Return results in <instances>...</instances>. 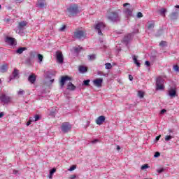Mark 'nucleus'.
<instances>
[{
    "mask_svg": "<svg viewBox=\"0 0 179 179\" xmlns=\"http://www.w3.org/2000/svg\"><path fill=\"white\" fill-rule=\"evenodd\" d=\"M86 31L83 30L77 29L73 33V38L82 40V38H86Z\"/></svg>",
    "mask_w": 179,
    "mask_h": 179,
    "instance_id": "nucleus-1",
    "label": "nucleus"
},
{
    "mask_svg": "<svg viewBox=\"0 0 179 179\" xmlns=\"http://www.w3.org/2000/svg\"><path fill=\"white\" fill-rule=\"evenodd\" d=\"M61 130L63 134H68L72 131V124L68 122H64L62 124Z\"/></svg>",
    "mask_w": 179,
    "mask_h": 179,
    "instance_id": "nucleus-2",
    "label": "nucleus"
},
{
    "mask_svg": "<svg viewBox=\"0 0 179 179\" xmlns=\"http://www.w3.org/2000/svg\"><path fill=\"white\" fill-rule=\"evenodd\" d=\"M94 29L98 32L99 36H103V32L101 30H104L106 29V24L103 22H100L94 25Z\"/></svg>",
    "mask_w": 179,
    "mask_h": 179,
    "instance_id": "nucleus-3",
    "label": "nucleus"
},
{
    "mask_svg": "<svg viewBox=\"0 0 179 179\" xmlns=\"http://www.w3.org/2000/svg\"><path fill=\"white\" fill-rule=\"evenodd\" d=\"M107 19L110 22H117L119 19L118 13L117 11H112L108 13Z\"/></svg>",
    "mask_w": 179,
    "mask_h": 179,
    "instance_id": "nucleus-4",
    "label": "nucleus"
},
{
    "mask_svg": "<svg viewBox=\"0 0 179 179\" xmlns=\"http://www.w3.org/2000/svg\"><path fill=\"white\" fill-rule=\"evenodd\" d=\"M68 10L70 13L69 16H75V15L78 14V13L79 12L78 5L76 4H74L73 6L69 8Z\"/></svg>",
    "mask_w": 179,
    "mask_h": 179,
    "instance_id": "nucleus-5",
    "label": "nucleus"
},
{
    "mask_svg": "<svg viewBox=\"0 0 179 179\" xmlns=\"http://www.w3.org/2000/svg\"><path fill=\"white\" fill-rule=\"evenodd\" d=\"M0 100L2 103L8 104V103H10L12 98L5 94H2L0 96Z\"/></svg>",
    "mask_w": 179,
    "mask_h": 179,
    "instance_id": "nucleus-6",
    "label": "nucleus"
},
{
    "mask_svg": "<svg viewBox=\"0 0 179 179\" xmlns=\"http://www.w3.org/2000/svg\"><path fill=\"white\" fill-rule=\"evenodd\" d=\"M56 59L59 64H64V55H62V52H56Z\"/></svg>",
    "mask_w": 179,
    "mask_h": 179,
    "instance_id": "nucleus-7",
    "label": "nucleus"
},
{
    "mask_svg": "<svg viewBox=\"0 0 179 179\" xmlns=\"http://www.w3.org/2000/svg\"><path fill=\"white\" fill-rule=\"evenodd\" d=\"M68 80H72V78L68 76H62L59 82L61 87H64V86H65V82Z\"/></svg>",
    "mask_w": 179,
    "mask_h": 179,
    "instance_id": "nucleus-8",
    "label": "nucleus"
},
{
    "mask_svg": "<svg viewBox=\"0 0 179 179\" xmlns=\"http://www.w3.org/2000/svg\"><path fill=\"white\" fill-rule=\"evenodd\" d=\"M93 85L96 87H101L103 86V78H96L94 80Z\"/></svg>",
    "mask_w": 179,
    "mask_h": 179,
    "instance_id": "nucleus-9",
    "label": "nucleus"
},
{
    "mask_svg": "<svg viewBox=\"0 0 179 179\" xmlns=\"http://www.w3.org/2000/svg\"><path fill=\"white\" fill-rule=\"evenodd\" d=\"M104 121H106V117L101 115L96 118V124H97V125H102Z\"/></svg>",
    "mask_w": 179,
    "mask_h": 179,
    "instance_id": "nucleus-10",
    "label": "nucleus"
},
{
    "mask_svg": "<svg viewBox=\"0 0 179 179\" xmlns=\"http://www.w3.org/2000/svg\"><path fill=\"white\" fill-rule=\"evenodd\" d=\"M169 95L170 97H175L177 96V90L176 89H171L169 90Z\"/></svg>",
    "mask_w": 179,
    "mask_h": 179,
    "instance_id": "nucleus-11",
    "label": "nucleus"
},
{
    "mask_svg": "<svg viewBox=\"0 0 179 179\" xmlns=\"http://www.w3.org/2000/svg\"><path fill=\"white\" fill-rule=\"evenodd\" d=\"M6 43H8L10 45H13L15 44V38L7 37L6 38Z\"/></svg>",
    "mask_w": 179,
    "mask_h": 179,
    "instance_id": "nucleus-12",
    "label": "nucleus"
},
{
    "mask_svg": "<svg viewBox=\"0 0 179 179\" xmlns=\"http://www.w3.org/2000/svg\"><path fill=\"white\" fill-rule=\"evenodd\" d=\"M27 26V22L24 21L20 22L18 23V29L19 30H22L24 27H26Z\"/></svg>",
    "mask_w": 179,
    "mask_h": 179,
    "instance_id": "nucleus-13",
    "label": "nucleus"
},
{
    "mask_svg": "<svg viewBox=\"0 0 179 179\" xmlns=\"http://www.w3.org/2000/svg\"><path fill=\"white\" fill-rule=\"evenodd\" d=\"M36 77L34 74H31L29 76L28 80L30 82V83H36Z\"/></svg>",
    "mask_w": 179,
    "mask_h": 179,
    "instance_id": "nucleus-14",
    "label": "nucleus"
},
{
    "mask_svg": "<svg viewBox=\"0 0 179 179\" xmlns=\"http://www.w3.org/2000/svg\"><path fill=\"white\" fill-rule=\"evenodd\" d=\"M67 89L68 90L73 91L76 89V86L73 85L71 82H69L67 85Z\"/></svg>",
    "mask_w": 179,
    "mask_h": 179,
    "instance_id": "nucleus-15",
    "label": "nucleus"
},
{
    "mask_svg": "<svg viewBox=\"0 0 179 179\" xmlns=\"http://www.w3.org/2000/svg\"><path fill=\"white\" fill-rule=\"evenodd\" d=\"M45 5V0H39L37 3L38 8H44Z\"/></svg>",
    "mask_w": 179,
    "mask_h": 179,
    "instance_id": "nucleus-16",
    "label": "nucleus"
},
{
    "mask_svg": "<svg viewBox=\"0 0 179 179\" xmlns=\"http://www.w3.org/2000/svg\"><path fill=\"white\" fill-rule=\"evenodd\" d=\"M178 16V12H175V13H172L169 15V17H170L171 20H174L177 19Z\"/></svg>",
    "mask_w": 179,
    "mask_h": 179,
    "instance_id": "nucleus-17",
    "label": "nucleus"
},
{
    "mask_svg": "<svg viewBox=\"0 0 179 179\" xmlns=\"http://www.w3.org/2000/svg\"><path fill=\"white\" fill-rule=\"evenodd\" d=\"M27 50V48H26V47H21V48H19L16 50V53L17 54H23V52L26 51Z\"/></svg>",
    "mask_w": 179,
    "mask_h": 179,
    "instance_id": "nucleus-18",
    "label": "nucleus"
},
{
    "mask_svg": "<svg viewBox=\"0 0 179 179\" xmlns=\"http://www.w3.org/2000/svg\"><path fill=\"white\" fill-rule=\"evenodd\" d=\"M133 61L134 64L139 68L141 66V63L138 62V57L137 56H134L133 57Z\"/></svg>",
    "mask_w": 179,
    "mask_h": 179,
    "instance_id": "nucleus-19",
    "label": "nucleus"
},
{
    "mask_svg": "<svg viewBox=\"0 0 179 179\" xmlns=\"http://www.w3.org/2000/svg\"><path fill=\"white\" fill-rule=\"evenodd\" d=\"M13 76V78H17V76H19V70H17V69H14Z\"/></svg>",
    "mask_w": 179,
    "mask_h": 179,
    "instance_id": "nucleus-20",
    "label": "nucleus"
},
{
    "mask_svg": "<svg viewBox=\"0 0 179 179\" xmlns=\"http://www.w3.org/2000/svg\"><path fill=\"white\" fill-rule=\"evenodd\" d=\"M163 84V78L162 77H158L156 80V85Z\"/></svg>",
    "mask_w": 179,
    "mask_h": 179,
    "instance_id": "nucleus-21",
    "label": "nucleus"
},
{
    "mask_svg": "<svg viewBox=\"0 0 179 179\" xmlns=\"http://www.w3.org/2000/svg\"><path fill=\"white\" fill-rule=\"evenodd\" d=\"M1 72H6L8 71V66L7 64H3L1 66Z\"/></svg>",
    "mask_w": 179,
    "mask_h": 179,
    "instance_id": "nucleus-22",
    "label": "nucleus"
},
{
    "mask_svg": "<svg viewBox=\"0 0 179 179\" xmlns=\"http://www.w3.org/2000/svg\"><path fill=\"white\" fill-rule=\"evenodd\" d=\"M79 71H80V72H87V67H85V66H80V67H79Z\"/></svg>",
    "mask_w": 179,
    "mask_h": 179,
    "instance_id": "nucleus-23",
    "label": "nucleus"
},
{
    "mask_svg": "<svg viewBox=\"0 0 179 179\" xmlns=\"http://www.w3.org/2000/svg\"><path fill=\"white\" fill-rule=\"evenodd\" d=\"M157 90H163V89H164V85H163L162 84H157Z\"/></svg>",
    "mask_w": 179,
    "mask_h": 179,
    "instance_id": "nucleus-24",
    "label": "nucleus"
},
{
    "mask_svg": "<svg viewBox=\"0 0 179 179\" xmlns=\"http://www.w3.org/2000/svg\"><path fill=\"white\" fill-rule=\"evenodd\" d=\"M166 12H167V9H166V8H162L161 10H159L160 15L164 16V17L166 16V14H165Z\"/></svg>",
    "mask_w": 179,
    "mask_h": 179,
    "instance_id": "nucleus-25",
    "label": "nucleus"
},
{
    "mask_svg": "<svg viewBox=\"0 0 179 179\" xmlns=\"http://www.w3.org/2000/svg\"><path fill=\"white\" fill-rule=\"evenodd\" d=\"M124 12L125 13L129 15V16H132V10H130L129 8H126Z\"/></svg>",
    "mask_w": 179,
    "mask_h": 179,
    "instance_id": "nucleus-26",
    "label": "nucleus"
},
{
    "mask_svg": "<svg viewBox=\"0 0 179 179\" xmlns=\"http://www.w3.org/2000/svg\"><path fill=\"white\" fill-rule=\"evenodd\" d=\"M106 69H111L113 68V65L110 63H106L105 64Z\"/></svg>",
    "mask_w": 179,
    "mask_h": 179,
    "instance_id": "nucleus-27",
    "label": "nucleus"
},
{
    "mask_svg": "<svg viewBox=\"0 0 179 179\" xmlns=\"http://www.w3.org/2000/svg\"><path fill=\"white\" fill-rule=\"evenodd\" d=\"M138 96L140 97V99H143V97L145 96V93L142 91H138Z\"/></svg>",
    "mask_w": 179,
    "mask_h": 179,
    "instance_id": "nucleus-28",
    "label": "nucleus"
},
{
    "mask_svg": "<svg viewBox=\"0 0 179 179\" xmlns=\"http://www.w3.org/2000/svg\"><path fill=\"white\" fill-rule=\"evenodd\" d=\"M88 59H90V61H94V59H96V55H88Z\"/></svg>",
    "mask_w": 179,
    "mask_h": 179,
    "instance_id": "nucleus-29",
    "label": "nucleus"
},
{
    "mask_svg": "<svg viewBox=\"0 0 179 179\" xmlns=\"http://www.w3.org/2000/svg\"><path fill=\"white\" fill-rule=\"evenodd\" d=\"M150 166L148 164L141 166V170H146V169H150Z\"/></svg>",
    "mask_w": 179,
    "mask_h": 179,
    "instance_id": "nucleus-30",
    "label": "nucleus"
},
{
    "mask_svg": "<svg viewBox=\"0 0 179 179\" xmlns=\"http://www.w3.org/2000/svg\"><path fill=\"white\" fill-rule=\"evenodd\" d=\"M155 28V23H148V29L150 30V29Z\"/></svg>",
    "mask_w": 179,
    "mask_h": 179,
    "instance_id": "nucleus-31",
    "label": "nucleus"
},
{
    "mask_svg": "<svg viewBox=\"0 0 179 179\" xmlns=\"http://www.w3.org/2000/svg\"><path fill=\"white\" fill-rule=\"evenodd\" d=\"M83 83L85 86H90L89 83H90V80H85Z\"/></svg>",
    "mask_w": 179,
    "mask_h": 179,
    "instance_id": "nucleus-32",
    "label": "nucleus"
},
{
    "mask_svg": "<svg viewBox=\"0 0 179 179\" xmlns=\"http://www.w3.org/2000/svg\"><path fill=\"white\" fill-rule=\"evenodd\" d=\"M38 58L40 62H43V57L41 54H38Z\"/></svg>",
    "mask_w": 179,
    "mask_h": 179,
    "instance_id": "nucleus-33",
    "label": "nucleus"
},
{
    "mask_svg": "<svg viewBox=\"0 0 179 179\" xmlns=\"http://www.w3.org/2000/svg\"><path fill=\"white\" fill-rule=\"evenodd\" d=\"M164 171V168H160L159 169H157V173L159 174H161V173H163Z\"/></svg>",
    "mask_w": 179,
    "mask_h": 179,
    "instance_id": "nucleus-34",
    "label": "nucleus"
},
{
    "mask_svg": "<svg viewBox=\"0 0 179 179\" xmlns=\"http://www.w3.org/2000/svg\"><path fill=\"white\" fill-rule=\"evenodd\" d=\"M173 71H175V72H178L179 71L178 65H174L173 66Z\"/></svg>",
    "mask_w": 179,
    "mask_h": 179,
    "instance_id": "nucleus-35",
    "label": "nucleus"
},
{
    "mask_svg": "<svg viewBox=\"0 0 179 179\" xmlns=\"http://www.w3.org/2000/svg\"><path fill=\"white\" fill-rule=\"evenodd\" d=\"M17 93H18L19 96H23V94H24V90H20Z\"/></svg>",
    "mask_w": 179,
    "mask_h": 179,
    "instance_id": "nucleus-36",
    "label": "nucleus"
},
{
    "mask_svg": "<svg viewBox=\"0 0 179 179\" xmlns=\"http://www.w3.org/2000/svg\"><path fill=\"white\" fill-rule=\"evenodd\" d=\"M173 137L171 136H166L165 137V141L166 142H169V141H171V139Z\"/></svg>",
    "mask_w": 179,
    "mask_h": 179,
    "instance_id": "nucleus-37",
    "label": "nucleus"
},
{
    "mask_svg": "<svg viewBox=\"0 0 179 179\" xmlns=\"http://www.w3.org/2000/svg\"><path fill=\"white\" fill-rule=\"evenodd\" d=\"M76 169V165H73L72 166L70 167L69 169V171H73Z\"/></svg>",
    "mask_w": 179,
    "mask_h": 179,
    "instance_id": "nucleus-38",
    "label": "nucleus"
},
{
    "mask_svg": "<svg viewBox=\"0 0 179 179\" xmlns=\"http://www.w3.org/2000/svg\"><path fill=\"white\" fill-rule=\"evenodd\" d=\"M66 29V25H63L60 29L59 31H65V29Z\"/></svg>",
    "mask_w": 179,
    "mask_h": 179,
    "instance_id": "nucleus-39",
    "label": "nucleus"
},
{
    "mask_svg": "<svg viewBox=\"0 0 179 179\" xmlns=\"http://www.w3.org/2000/svg\"><path fill=\"white\" fill-rule=\"evenodd\" d=\"M166 44H167V43H166V41H161V42L159 43V45H160L161 47H164V45H166Z\"/></svg>",
    "mask_w": 179,
    "mask_h": 179,
    "instance_id": "nucleus-40",
    "label": "nucleus"
},
{
    "mask_svg": "<svg viewBox=\"0 0 179 179\" xmlns=\"http://www.w3.org/2000/svg\"><path fill=\"white\" fill-rule=\"evenodd\" d=\"M55 171H57V169L55 168H53L50 172V175L52 176V174H54V173H55Z\"/></svg>",
    "mask_w": 179,
    "mask_h": 179,
    "instance_id": "nucleus-41",
    "label": "nucleus"
},
{
    "mask_svg": "<svg viewBox=\"0 0 179 179\" xmlns=\"http://www.w3.org/2000/svg\"><path fill=\"white\" fill-rule=\"evenodd\" d=\"M34 121H38V120H40V115H36L34 117Z\"/></svg>",
    "mask_w": 179,
    "mask_h": 179,
    "instance_id": "nucleus-42",
    "label": "nucleus"
},
{
    "mask_svg": "<svg viewBox=\"0 0 179 179\" xmlns=\"http://www.w3.org/2000/svg\"><path fill=\"white\" fill-rule=\"evenodd\" d=\"M137 17H138V18L143 17V14H142V13H141V12H138L137 13Z\"/></svg>",
    "mask_w": 179,
    "mask_h": 179,
    "instance_id": "nucleus-43",
    "label": "nucleus"
},
{
    "mask_svg": "<svg viewBox=\"0 0 179 179\" xmlns=\"http://www.w3.org/2000/svg\"><path fill=\"white\" fill-rule=\"evenodd\" d=\"M160 156V152H156L155 153L154 157H159Z\"/></svg>",
    "mask_w": 179,
    "mask_h": 179,
    "instance_id": "nucleus-44",
    "label": "nucleus"
},
{
    "mask_svg": "<svg viewBox=\"0 0 179 179\" xmlns=\"http://www.w3.org/2000/svg\"><path fill=\"white\" fill-rule=\"evenodd\" d=\"M145 65H146L147 66H150V62L149 61H145Z\"/></svg>",
    "mask_w": 179,
    "mask_h": 179,
    "instance_id": "nucleus-45",
    "label": "nucleus"
},
{
    "mask_svg": "<svg viewBox=\"0 0 179 179\" xmlns=\"http://www.w3.org/2000/svg\"><path fill=\"white\" fill-rule=\"evenodd\" d=\"M69 178L70 179H75V178H76V175H71Z\"/></svg>",
    "mask_w": 179,
    "mask_h": 179,
    "instance_id": "nucleus-46",
    "label": "nucleus"
},
{
    "mask_svg": "<svg viewBox=\"0 0 179 179\" xmlns=\"http://www.w3.org/2000/svg\"><path fill=\"white\" fill-rule=\"evenodd\" d=\"M129 79L131 81L134 80V77L132 76V75H129Z\"/></svg>",
    "mask_w": 179,
    "mask_h": 179,
    "instance_id": "nucleus-47",
    "label": "nucleus"
},
{
    "mask_svg": "<svg viewBox=\"0 0 179 179\" xmlns=\"http://www.w3.org/2000/svg\"><path fill=\"white\" fill-rule=\"evenodd\" d=\"M29 121H30L31 122H36V120H34V117H30V118H29Z\"/></svg>",
    "mask_w": 179,
    "mask_h": 179,
    "instance_id": "nucleus-48",
    "label": "nucleus"
},
{
    "mask_svg": "<svg viewBox=\"0 0 179 179\" xmlns=\"http://www.w3.org/2000/svg\"><path fill=\"white\" fill-rule=\"evenodd\" d=\"M167 110L166 109H162L160 112V114H164V113H166Z\"/></svg>",
    "mask_w": 179,
    "mask_h": 179,
    "instance_id": "nucleus-49",
    "label": "nucleus"
},
{
    "mask_svg": "<svg viewBox=\"0 0 179 179\" xmlns=\"http://www.w3.org/2000/svg\"><path fill=\"white\" fill-rule=\"evenodd\" d=\"M3 115H5V114H3V112L0 113V118H2V117H3Z\"/></svg>",
    "mask_w": 179,
    "mask_h": 179,
    "instance_id": "nucleus-50",
    "label": "nucleus"
},
{
    "mask_svg": "<svg viewBox=\"0 0 179 179\" xmlns=\"http://www.w3.org/2000/svg\"><path fill=\"white\" fill-rule=\"evenodd\" d=\"M31 124V122L30 120H29L27 122V126L29 127V125H30Z\"/></svg>",
    "mask_w": 179,
    "mask_h": 179,
    "instance_id": "nucleus-51",
    "label": "nucleus"
},
{
    "mask_svg": "<svg viewBox=\"0 0 179 179\" xmlns=\"http://www.w3.org/2000/svg\"><path fill=\"white\" fill-rule=\"evenodd\" d=\"M96 142H99V140L98 139H95V140L92 141V143H96Z\"/></svg>",
    "mask_w": 179,
    "mask_h": 179,
    "instance_id": "nucleus-52",
    "label": "nucleus"
},
{
    "mask_svg": "<svg viewBox=\"0 0 179 179\" xmlns=\"http://www.w3.org/2000/svg\"><path fill=\"white\" fill-rule=\"evenodd\" d=\"M117 150H121V147H120V145H117Z\"/></svg>",
    "mask_w": 179,
    "mask_h": 179,
    "instance_id": "nucleus-53",
    "label": "nucleus"
},
{
    "mask_svg": "<svg viewBox=\"0 0 179 179\" xmlns=\"http://www.w3.org/2000/svg\"><path fill=\"white\" fill-rule=\"evenodd\" d=\"M128 5H129V3H125L123 4V6H124V7H125V6H128Z\"/></svg>",
    "mask_w": 179,
    "mask_h": 179,
    "instance_id": "nucleus-54",
    "label": "nucleus"
},
{
    "mask_svg": "<svg viewBox=\"0 0 179 179\" xmlns=\"http://www.w3.org/2000/svg\"><path fill=\"white\" fill-rule=\"evenodd\" d=\"M159 139H160V136L156 137V141H159Z\"/></svg>",
    "mask_w": 179,
    "mask_h": 179,
    "instance_id": "nucleus-55",
    "label": "nucleus"
},
{
    "mask_svg": "<svg viewBox=\"0 0 179 179\" xmlns=\"http://www.w3.org/2000/svg\"><path fill=\"white\" fill-rule=\"evenodd\" d=\"M75 51H76V52H78V51H79V49H78V48H75Z\"/></svg>",
    "mask_w": 179,
    "mask_h": 179,
    "instance_id": "nucleus-56",
    "label": "nucleus"
},
{
    "mask_svg": "<svg viewBox=\"0 0 179 179\" xmlns=\"http://www.w3.org/2000/svg\"><path fill=\"white\" fill-rule=\"evenodd\" d=\"M17 2H23V0H15Z\"/></svg>",
    "mask_w": 179,
    "mask_h": 179,
    "instance_id": "nucleus-57",
    "label": "nucleus"
},
{
    "mask_svg": "<svg viewBox=\"0 0 179 179\" xmlns=\"http://www.w3.org/2000/svg\"><path fill=\"white\" fill-rule=\"evenodd\" d=\"M175 8H176L177 9H179V5H176V6H175Z\"/></svg>",
    "mask_w": 179,
    "mask_h": 179,
    "instance_id": "nucleus-58",
    "label": "nucleus"
},
{
    "mask_svg": "<svg viewBox=\"0 0 179 179\" xmlns=\"http://www.w3.org/2000/svg\"><path fill=\"white\" fill-rule=\"evenodd\" d=\"M50 83H54V79L50 80Z\"/></svg>",
    "mask_w": 179,
    "mask_h": 179,
    "instance_id": "nucleus-59",
    "label": "nucleus"
},
{
    "mask_svg": "<svg viewBox=\"0 0 179 179\" xmlns=\"http://www.w3.org/2000/svg\"><path fill=\"white\" fill-rule=\"evenodd\" d=\"M18 171H14V174H17Z\"/></svg>",
    "mask_w": 179,
    "mask_h": 179,
    "instance_id": "nucleus-60",
    "label": "nucleus"
},
{
    "mask_svg": "<svg viewBox=\"0 0 179 179\" xmlns=\"http://www.w3.org/2000/svg\"><path fill=\"white\" fill-rule=\"evenodd\" d=\"M1 83H2V81H1V79H0V85H1Z\"/></svg>",
    "mask_w": 179,
    "mask_h": 179,
    "instance_id": "nucleus-61",
    "label": "nucleus"
},
{
    "mask_svg": "<svg viewBox=\"0 0 179 179\" xmlns=\"http://www.w3.org/2000/svg\"><path fill=\"white\" fill-rule=\"evenodd\" d=\"M159 31L162 33V30H160Z\"/></svg>",
    "mask_w": 179,
    "mask_h": 179,
    "instance_id": "nucleus-62",
    "label": "nucleus"
},
{
    "mask_svg": "<svg viewBox=\"0 0 179 179\" xmlns=\"http://www.w3.org/2000/svg\"><path fill=\"white\" fill-rule=\"evenodd\" d=\"M29 61H30V59H28Z\"/></svg>",
    "mask_w": 179,
    "mask_h": 179,
    "instance_id": "nucleus-63",
    "label": "nucleus"
},
{
    "mask_svg": "<svg viewBox=\"0 0 179 179\" xmlns=\"http://www.w3.org/2000/svg\"><path fill=\"white\" fill-rule=\"evenodd\" d=\"M0 9H1V4H0Z\"/></svg>",
    "mask_w": 179,
    "mask_h": 179,
    "instance_id": "nucleus-64",
    "label": "nucleus"
}]
</instances>
